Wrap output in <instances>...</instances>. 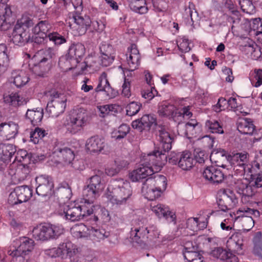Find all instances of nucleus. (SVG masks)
I'll use <instances>...</instances> for the list:
<instances>
[{
  "label": "nucleus",
  "instance_id": "f257e3e1",
  "mask_svg": "<svg viewBox=\"0 0 262 262\" xmlns=\"http://www.w3.org/2000/svg\"><path fill=\"white\" fill-rule=\"evenodd\" d=\"M157 132L158 140L160 142L158 149L145 156L140 166L130 173L129 177L133 182H139L150 177L154 171L160 170L167 161L166 152L171 148L173 136L165 125H158Z\"/></svg>",
  "mask_w": 262,
  "mask_h": 262
},
{
  "label": "nucleus",
  "instance_id": "f03ea898",
  "mask_svg": "<svg viewBox=\"0 0 262 262\" xmlns=\"http://www.w3.org/2000/svg\"><path fill=\"white\" fill-rule=\"evenodd\" d=\"M132 195L130 183L122 179L112 181L105 194L108 201L116 206L125 204Z\"/></svg>",
  "mask_w": 262,
  "mask_h": 262
},
{
  "label": "nucleus",
  "instance_id": "7ed1b4c3",
  "mask_svg": "<svg viewBox=\"0 0 262 262\" xmlns=\"http://www.w3.org/2000/svg\"><path fill=\"white\" fill-rule=\"evenodd\" d=\"M45 95L49 97L51 101L48 102L46 111L51 117H57L62 114L66 107L67 99L55 89H51L45 92Z\"/></svg>",
  "mask_w": 262,
  "mask_h": 262
},
{
  "label": "nucleus",
  "instance_id": "20e7f679",
  "mask_svg": "<svg viewBox=\"0 0 262 262\" xmlns=\"http://www.w3.org/2000/svg\"><path fill=\"white\" fill-rule=\"evenodd\" d=\"M89 181V183L83 189L82 195L83 200L90 206L99 196L104 185L101 177L98 174L90 177Z\"/></svg>",
  "mask_w": 262,
  "mask_h": 262
},
{
  "label": "nucleus",
  "instance_id": "39448f33",
  "mask_svg": "<svg viewBox=\"0 0 262 262\" xmlns=\"http://www.w3.org/2000/svg\"><path fill=\"white\" fill-rule=\"evenodd\" d=\"M63 230L61 225L47 224L34 228L32 234L36 240L46 241L57 238L63 233Z\"/></svg>",
  "mask_w": 262,
  "mask_h": 262
},
{
  "label": "nucleus",
  "instance_id": "423d86ee",
  "mask_svg": "<svg viewBox=\"0 0 262 262\" xmlns=\"http://www.w3.org/2000/svg\"><path fill=\"white\" fill-rule=\"evenodd\" d=\"M88 114L85 109L80 108L74 110L67 124V129L72 134L80 131L86 124L88 120Z\"/></svg>",
  "mask_w": 262,
  "mask_h": 262
},
{
  "label": "nucleus",
  "instance_id": "0eeeda50",
  "mask_svg": "<svg viewBox=\"0 0 262 262\" xmlns=\"http://www.w3.org/2000/svg\"><path fill=\"white\" fill-rule=\"evenodd\" d=\"M238 203V199L234 192L230 189H224L218 194L216 204L219 210L226 212L234 208Z\"/></svg>",
  "mask_w": 262,
  "mask_h": 262
},
{
  "label": "nucleus",
  "instance_id": "6e6552de",
  "mask_svg": "<svg viewBox=\"0 0 262 262\" xmlns=\"http://www.w3.org/2000/svg\"><path fill=\"white\" fill-rule=\"evenodd\" d=\"M168 162L173 165L178 164L184 170H188L193 166L194 160L191 154L186 151L171 154L168 158Z\"/></svg>",
  "mask_w": 262,
  "mask_h": 262
},
{
  "label": "nucleus",
  "instance_id": "1a4fd4ad",
  "mask_svg": "<svg viewBox=\"0 0 262 262\" xmlns=\"http://www.w3.org/2000/svg\"><path fill=\"white\" fill-rule=\"evenodd\" d=\"M33 190L27 185L16 187L8 197L11 205H16L28 201L32 196Z\"/></svg>",
  "mask_w": 262,
  "mask_h": 262
},
{
  "label": "nucleus",
  "instance_id": "9d476101",
  "mask_svg": "<svg viewBox=\"0 0 262 262\" xmlns=\"http://www.w3.org/2000/svg\"><path fill=\"white\" fill-rule=\"evenodd\" d=\"M147 225L145 220L136 221L130 230V236L133 242L140 246L145 245L147 241Z\"/></svg>",
  "mask_w": 262,
  "mask_h": 262
},
{
  "label": "nucleus",
  "instance_id": "9b49d317",
  "mask_svg": "<svg viewBox=\"0 0 262 262\" xmlns=\"http://www.w3.org/2000/svg\"><path fill=\"white\" fill-rule=\"evenodd\" d=\"M35 182L37 185L36 192L38 195L49 197L52 195L54 192V184L51 177L40 175L36 177Z\"/></svg>",
  "mask_w": 262,
  "mask_h": 262
},
{
  "label": "nucleus",
  "instance_id": "f8f14e48",
  "mask_svg": "<svg viewBox=\"0 0 262 262\" xmlns=\"http://www.w3.org/2000/svg\"><path fill=\"white\" fill-rule=\"evenodd\" d=\"M128 54H126V62L128 68H124L125 70L128 72H133L138 68L140 64L141 55L139 51L137 48V46L135 43L130 45L128 48Z\"/></svg>",
  "mask_w": 262,
  "mask_h": 262
},
{
  "label": "nucleus",
  "instance_id": "ddd939ff",
  "mask_svg": "<svg viewBox=\"0 0 262 262\" xmlns=\"http://www.w3.org/2000/svg\"><path fill=\"white\" fill-rule=\"evenodd\" d=\"M31 170L32 168L29 165L20 163L14 168L12 166L9 169V173L14 181L20 182L30 177Z\"/></svg>",
  "mask_w": 262,
  "mask_h": 262
},
{
  "label": "nucleus",
  "instance_id": "4468645a",
  "mask_svg": "<svg viewBox=\"0 0 262 262\" xmlns=\"http://www.w3.org/2000/svg\"><path fill=\"white\" fill-rule=\"evenodd\" d=\"M210 161L218 167L225 168L227 164L232 160V156L222 148L213 149L210 156Z\"/></svg>",
  "mask_w": 262,
  "mask_h": 262
},
{
  "label": "nucleus",
  "instance_id": "2eb2a0df",
  "mask_svg": "<svg viewBox=\"0 0 262 262\" xmlns=\"http://www.w3.org/2000/svg\"><path fill=\"white\" fill-rule=\"evenodd\" d=\"M12 40L14 44L20 46L24 45L26 43H29V30L21 26L19 22L17 23L13 29Z\"/></svg>",
  "mask_w": 262,
  "mask_h": 262
},
{
  "label": "nucleus",
  "instance_id": "dca6fc26",
  "mask_svg": "<svg viewBox=\"0 0 262 262\" xmlns=\"http://www.w3.org/2000/svg\"><path fill=\"white\" fill-rule=\"evenodd\" d=\"M107 144L103 138L94 136L87 139L85 147L91 153H105V148Z\"/></svg>",
  "mask_w": 262,
  "mask_h": 262
},
{
  "label": "nucleus",
  "instance_id": "f3484780",
  "mask_svg": "<svg viewBox=\"0 0 262 262\" xmlns=\"http://www.w3.org/2000/svg\"><path fill=\"white\" fill-rule=\"evenodd\" d=\"M79 207L73 204L63 206V211H59L58 213L66 220L71 222L80 221L83 219Z\"/></svg>",
  "mask_w": 262,
  "mask_h": 262
},
{
  "label": "nucleus",
  "instance_id": "a211bd4d",
  "mask_svg": "<svg viewBox=\"0 0 262 262\" xmlns=\"http://www.w3.org/2000/svg\"><path fill=\"white\" fill-rule=\"evenodd\" d=\"M203 177L212 184L221 183L225 179L223 172L213 166L206 167L203 172Z\"/></svg>",
  "mask_w": 262,
  "mask_h": 262
},
{
  "label": "nucleus",
  "instance_id": "6ab92c4d",
  "mask_svg": "<svg viewBox=\"0 0 262 262\" xmlns=\"http://www.w3.org/2000/svg\"><path fill=\"white\" fill-rule=\"evenodd\" d=\"M95 92H104L110 98H114L118 94L117 91L111 86L107 79V74L105 72H103L100 76L99 83L95 89Z\"/></svg>",
  "mask_w": 262,
  "mask_h": 262
},
{
  "label": "nucleus",
  "instance_id": "aec40b11",
  "mask_svg": "<svg viewBox=\"0 0 262 262\" xmlns=\"http://www.w3.org/2000/svg\"><path fill=\"white\" fill-rule=\"evenodd\" d=\"M34 247V241L27 237H22L19 239V245L17 249L8 251L9 255H16L17 253H23L28 255Z\"/></svg>",
  "mask_w": 262,
  "mask_h": 262
},
{
  "label": "nucleus",
  "instance_id": "412c9836",
  "mask_svg": "<svg viewBox=\"0 0 262 262\" xmlns=\"http://www.w3.org/2000/svg\"><path fill=\"white\" fill-rule=\"evenodd\" d=\"M151 210L159 218L163 217L168 222H173L176 224V214L174 212L171 211L168 207H166L162 204H158L157 205L152 207Z\"/></svg>",
  "mask_w": 262,
  "mask_h": 262
},
{
  "label": "nucleus",
  "instance_id": "4be33fe9",
  "mask_svg": "<svg viewBox=\"0 0 262 262\" xmlns=\"http://www.w3.org/2000/svg\"><path fill=\"white\" fill-rule=\"evenodd\" d=\"M155 122L156 119L153 116L150 115H145L140 119L133 121L132 125L134 128L142 132L143 130H148Z\"/></svg>",
  "mask_w": 262,
  "mask_h": 262
},
{
  "label": "nucleus",
  "instance_id": "5701e85b",
  "mask_svg": "<svg viewBox=\"0 0 262 262\" xmlns=\"http://www.w3.org/2000/svg\"><path fill=\"white\" fill-rule=\"evenodd\" d=\"M210 254L213 257L226 262H238L237 257L222 247H217L211 251Z\"/></svg>",
  "mask_w": 262,
  "mask_h": 262
},
{
  "label": "nucleus",
  "instance_id": "b1692460",
  "mask_svg": "<svg viewBox=\"0 0 262 262\" xmlns=\"http://www.w3.org/2000/svg\"><path fill=\"white\" fill-rule=\"evenodd\" d=\"M237 129L242 134L252 135L256 132L255 126L250 118H242L237 122Z\"/></svg>",
  "mask_w": 262,
  "mask_h": 262
},
{
  "label": "nucleus",
  "instance_id": "393cba45",
  "mask_svg": "<svg viewBox=\"0 0 262 262\" xmlns=\"http://www.w3.org/2000/svg\"><path fill=\"white\" fill-rule=\"evenodd\" d=\"M73 17L74 22L79 26L77 29L81 33L84 34L87 30H90L92 28V21L89 16L84 15L83 16L80 14L76 12Z\"/></svg>",
  "mask_w": 262,
  "mask_h": 262
},
{
  "label": "nucleus",
  "instance_id": "a878e982",
  "mask_svg": "<svg viewBox=\"0 0 262 262\" xmlns=\"http://www.w3.org/2000/svg\"><path fill=\"white\" fill-rule=\"evenodd\" d=\"M85 53V47L81 43H73L68 49V54L76 63L79 62V58L82 57Z\"/></svg>",
  "mask_w": 262,
  "mask_h": 262
},
{
  "label": "nucleus",
  "instance_id": "bb28decb",
  "mask_svg": "<svg viewBox=\"0 0 262 262\" xmlns=\"http://www.w3.org/2000/svg\"><path fill=\"white\" fill-rule=\"evenodd\" d=\"M29 80L28 75L23 71L15 70L11 73L10 81L17 88L23 86Z\"/></svg>",
  "mask_w": 262,
  "mask_h": 262
},
{
  "label": "nucleus",
  "instance_id": "cd10ccee",
  "mask_svg": "<svg viewBox=\"0 0 262 262\" xmlns=\"http://www.w3.org/2000/svg\"><path fill=\"white\" fill-rule=\"evenodd\" d=\"M147 184H152L155 189H158L161 192L165 191L167 187V179L161 174H157L153 177H149L147 179Z\"/></svg>",
  "mask_w": 262,
  "mask_h": 262
},
{
  "label": "nucleus",
  "instance_id": "c85d7f7f",
  "mask_svg": "<svg viewBox=\"0 0 262 262\" xmlns=\"http://www.w3.org/2000/svg\"><path fill=\"white\" fill-rule=\"evenodd\" d=\"M18 125L13 122L0 124V132L8 139L14 138L18 133Z\"/></svg>",
  "mask_w": 262,
  "mask_h": 262
},
{
  "label": "nucleus",
  "instance_id": "c756f323",
  "mask_svg": "<svg viewBox=\"0 0 262 262\" xmlns=\"http://www.w3.org/2000/svg\"><path fill=\"white\" fill-rule=\"evenodd\" d=\"M142 188V192L145 198L149 201L155 200L159 198L162 192L158 189H155L152 184H147V180L143 183Z\"/></svg>",
  "mask_w": 262,
  "mask_h": 262
},
{
  "label": "nucleus",
  "instance_id": "7c9ffc66",
  "mask_svg": "<svg viewBox=\"0 0 262 262\" xmlns=\"http://www.w3.org/2000/svg\"><path fill=\"white\" fill-rule=\"evenodd\" d=\"M177 110L178 109L174 105L164 102L159 106L158 113L160 116L172 118L174 121V117H175Z\"/></svg>",
  "mask_w": 262,
  "mask_h": 262
},
{
  "label": "nucleus",
  "instance_id": "2f4dec72",
  "mask_svg": "<svg viewBox=\"0 0 262 262\" xmlns=\"http://www.w3.org/2000/svg\"><path fill=\"white\" fill-rule=\"evenodd\" d=\"M43 116V109L37 108L36 109L28 110L26 114V117L33 126L38 125L41 122Z\"/></svg>",
  "mask_w": 262,
  "mask_h": 262
},
{
  "label": "nucleus",
  "instance_id": "473e14b6",
  "mask_svg": "<svg viewBox=\"0 0 262 262\" xmlns=\"http://www.w3.org/2000/svg\"><path fill=\"white\" fill-rule=\"evenodd\" d=\"M4 100L6 103L14 107L27 104L28 101L27 98L20 97L17 93H12L9 95H4Z\"/></svg>",
  "mask_w": 262,
  "mask_h": 262
},
{
  "label": "nucleus",
  "instance_id": "72a5a7b5",
  "mask_svg": "<svg viewBox=\"0 0 262 262\" xmlns=\"http://www.w3.org/2000/svg\"><path fill=\"white\" fill-rule=\"evenodd\" d=\"M8 49L6 45L0 44V76L7 70L9 64Z\"/></svg>",
  "mask_w": 262,
  "mask_h": 262
},
{
  "label": "nucleus",
  "instance_id": "f704fd0d",
  "mask_svg": "<svg viewBox=\"0 0 262 262\" xmlns=\"http://www.w3.org/2000/svg\"><path fill=\"white\" fill-rule=\"evenodd\" d=\"M88 230L91 238L95 242H99L104 240L110 235V233L103 228L96 229L91 227Z\"/></svg>",
  "mask_w": 262,
  "mask_h": 262
},
{
  "label": "nucleus",
  "instance_id": "c9c22d12",
  "mask_svg": "<svg viewBox=\"0 0 262 262\" xmlns=\"http://www.w3.org/2000/svg\"><path fill=\"white\" fill-rule=\"evenodd\" d=\"M12 11L10 6L6 5L5 7V12L3 15L0 16V30L6 31L9 30L11 27L10 17L11 16Z\"/></svg>",
  "mask_w": 262,
  "mask_h": 262
},
{
  "label": "nucleus",
  "instance_id": "e433bc0d",
  "mask_svg": "<svg viewBox=\"0 0 262 262\" xmlns=\"http://www.w3.org/2000/svg\"><path fill=\"white\" fill-rule=\"evenodd\" d=\"M53 193L59 201H62L64 203L68 201L72 195L71 189L68 185H67V186L58 187L54 191Z\"/></svg>",
  "mask_w": 262,
  "mask_h": 262
},
{
  "label": "nucleus",
  "instance_id": "4c0bfd02",
  "mask_svg": "<svg viewBox=\"0 0 262 262\" xmlns=\"http://www.w3.org/2000/svg\"><path fill=\"white\" fill-rule=\"evenodd\" d=\"M130 9L141 14H145L148 11L145 0H127Z\"/></svg>",
  "mask_w": 262,
  "mask_h": 262
},
{
  "label": "nucleus",
  "instance_id": "58836bf2",
  "mask_svg": "<svg viewBox=\"0 0 262 262\" xmlns=\"http://www.w3.org/2000/svg\"><path fill=\"white\" fill-rule=\"evenodd\" d=\"M48 39L52 41L55 47H59L67 43L68 36L64 33H60L57 31H53L48 34Z\"/></svg>",
  "mask_w": 262,
  "mask_h": 262
},
{
  "label": "nucleus",
  "instance_id": "ea45409f",
  "mask_svg": "<svg viewBox=\"0 0 262 262\" xmlns=\"http://www.w3.org/2000/svg\"><path fill=\"white\" fill-rule=\"evenodd\" d=\"M57 156L62 159L66 164H70L73 161L75 154L74 151L70 148L65 147L63 148H58L56 150Z\"/></svg>",
  "mask_w": 262,
  "mask_h": 262
},
{
  "label": "nucleus",
  "instance_id": "a19ab883",
  "mask_svg": "<svg viewBox=\"0 0 262 262\" xmlns=\"http://www.w3.org/2000/svg\"><path fill=\"white\" fill-rule=\"evenodd\" d=\"M253 253L262 259V235L260 232L256 233L253 238Z\"/></svg>",
  "mask_w": 262,
  "mask_h": 262
},
{
  "label": "nucleus",
  "instance_id": "79ce46f5",
  "mask_svg": "<svg viewBox=\"0 0 262 262\" xmlns=\"http://www.w3.org/2000/svg\"><path fill=\"white\" fill-rule=\"evenodd\" d=\"M201 125L195 119H191L185 124V134L196 136L201 130Z\"/></svg>",
  "mask_w": 262,
  "mask_h": 262
},
{
  "label": "nucleus",
  "instance_id": "37998d69",
  "mask_svg": "<svg viewBox=\"0 0 262 262\" xmlns=\"http://www.w3.org/2000/svg\"><path fill=\"white\" fill-rule=\"evenodd\" d=\"M0 152L2 154L1 157L10 162L16 152V149L12 144H3L0 147Z\"/></svg>",
  "mask_w": 262,
  "mask_h": 262
},
{
  "label": "nucleus",
  "instance_id": "c03bdc74",
  "mask_svg": "<svg viewBox=\"0 0 262 262\" xmlns=\"http://www.w3.org/2000/svg\"><path fill=\"white\" fill-rule=\"evenodd\" d=\"M205 127L213 134H222L224 133L222 123L215 120L206 121Z\"/></svg>",
  "mask_w": 262,
  "mask_h": 262
},
{
  "label": "nucleus",
  "instance_id": "a18cd8bd",
  "mask_svg": "<svg viewBox=\"0 0 262 262\" xmlns=\"http://www.w3.org/2000/svg\"><path fill=\"white\" fill-rule=\"evenodd\" d=\"M33 72L37 76L43 77L47 71L49 70V63H46L41 59L39 61L34 63L31 68Z\"/></svg>",
  "mask_w": 262,
  "mask_h": 262
},
{
  "label": "nucleus",
  "instance_id": "49530a36",
  "mask_svg": "<svg viewBox=\"0 0 262 262\" xmlns=\"http://www.w3.org/2000/svg\"><path fill=\"white\" fill-rule=\"evenodd\" d=\"M237 216L235 217V220L241 219L242 216H252L253 215L255 217H258L260 215L259 211L257 209H251L248 207H241L237 211Z\"/></svg>",
  "mask_w": 262,
  "mask_h": 262
},
{
  "label": "nucleus",
  "instance_id": "de8ad7c7",
  "mask_svg": "<svg viewBox=\"0 0 262 262\" xmlns=\"http://www.w3.org/2000/svg\"><path fill=\"white\" fill-rule=\"evenodd\" d=\"M50 25L47 20H40L35 24L32 29L33 34H44L48 35L47 33L50 29Z\"/></svg>",
  "mask_w": 262,
  "mask_h": 262
},
{
  "label": "nucleus",
  "instance_id": "09e8293b",
  "mask_svg": "<svg viewBox=\"0 0 262 262\" xmlns=\"http://www.w3.org/2000/svg\"><path fill=\"white\" fill-rule=\"evenodd\" d=\"M76 63L75 61H73L72 58L67 54L59 58L58 66L62 71H67L72 70L74 68L73 63Z\"/></svg>",
  "mask_w": 262,
  "mask_h": 262
},
{
  "label": "nucleus",
  "instance_id": "8fccbe9b",
  "mask_svg": "<svg viewBox=\"0 0 262 262\" xmlns=\"http://www.w3.org/2000/svg\"><path fill=\"white\" fill-rule=\"evenodd\" d=\"M56 54V51L53 47H47L43 49L40 50L38 55L41 56V59L48 63V61L54 58Z\"/></svg>",
  "mask_w": 262,
  "mask_h": 262
},
{
  "label": "nucleus",
  "instance_id": "3c124183",
  "mask_svg": "<svg viewBox=\"0 0 262 262\" xmlns=\"http://www.w3.org/2000/svg\"><path fill=\"white\" fill-rule=\"evenodd\" d=\"M47 135L48 133L45 129L37 127L33 131L30 132V140L34 144H37L38 143L39 140L42 139Z\"/></svg>",
  "mask_w": 262,
  "mask_h": 262
},
{
  "label": "nucleus",
  "instance_id": "603ef678",
  "mask_svg": "<svg viewBox=\"0 0 262 262\" xmlns=\"http://www.w3.org/2000/svg\"><path fill=\"white\" fill-rule=\"evenodd\" d=\"M47 38H48V35L34 34L31 37L30 36L29 43H31L33 48H37L39 46L45 44Z\"/></svg>",
  "mask_w": 262,
  "mask_h": 262
},
{
  "label": "nucleus",
  "instance_id": "864d4df0",
  "mask_svg": "<svg viewBox=\"0 0 262 262\" xmlns=\"http://www.w3.org/2000/svg\"><path fill=\"white\" fill-rule=\"evenodd\" d=\"M238 4L243 12L252 14L256 11L255 7L251 0H239Z\"/></svg>",
  "mask_w": 262,
  "mask_h": 262
},
{
  "label": "nucleus",
  "instance_id": "5fc2aeb1",
  "mask_svg": "<svg viewBox=\"0 0 262 262\" xmlns=\"http://www.w3.org/2000/svg\"><path fill=\"white\" fill-rule=\"evenodd\" d=\"M248 156V154L245 152L236 153L232 157V160L236 161L238 163L237 165H239L243 169L242 170L245 171V165L247 162Z\"/></svg>",
  "mask_w": 262,
  "mask_h": 262
},
{
  "label": "nucleus",
  "instance_id": "6e6d98bb",
  "mask_svg": "<svg viewBox=\"0 0 262 262\" xmlns=\"http://www.w3.org/2000/svg\"><path fill=\"white\" fill-rule=\"evenodd\" d=\"M142 104L140 102L133 101L128 104L126 106V115L133 116L137 114L140 110Z\"/></svg>",
  "mask_w": 262,
  "mask_h": 262
},
{
  "label": "nucleus",
  "instance_id": "4d7b16f0",
  "mask_svg": "<svg viewBox=\"0 0 262 262\" xmlns=\"http://www.w3.org/2000/svg\"><path fill=\"white\" fill-rule=\"evenodd\" d=\"M192 116V113L189 111V107H184L181 110L178 109L177 112L174 117V121L179 124L181 122L183 118L186 116L188 118Z\"/></svg>",
  "mask_w": 262,
  "mask_h": 262
},
{
  "label": "nucleus",
  "instance_id": "13d9d810",
  "mask_svg": "<svg viewBox=\"0 0 262 262\" xmlns=\"http://www.w3.org/2000/svg\"><path fill=\"white\" fill-rule=\"evenodd\" d=\"M117 105L115 104H106L104 105L98 106L97 108L100 112L99 116L101 117H105L108 114L112 112H117Z\"/></svg>",
  "mask_w": 262,
  "mask_h": 262
},
{
  "label": "nucleus",
  "instance_id": "bf43d9fd",
  "mask_svg": "<svg viewBox=\"0 0 262 262\" xmlns=\"http://www.w3.org/2000/svg\"><path fill=\"white\" fill-rule=\"evenodd\" d=\"M240 195H241V200L243 203H246L249 202L254 195V191L252 189V186L248 184Z\"/></svg>",
  "mask_w": 262,
  "mask_h": 262
},
{
  "label": "nucleus",
  "instance_id": "052dcab7",
  "mask_svg": "<svg viewBox=\"0 0 262 262\" xmlns=\"http://www.w3.org/2000/svg\"><path fill=\"white\" fill-rule=\"evenodd\" d=\"M130 130V127L126 124H122L118 128L117 132L115 133L114 137L116 140H119L124 138L128 134Z\"/></svg>",
  "mask_w": 262,
  "mask_h": 262
},
{
  "label": "nucleus",
  "instance_id": "680f3d73",
  "mask_svg": "<svg viewBox=\"0 0 262 262\" xmlns=\"http://www.w3.org/2000/svg\"><path fill=\"white\" fill-rule=\"evenodd\" d=\"M99 49L101 55L115 56V51L113 46L110 43L103 42L101 43Z\"/></svg>",
  "mask_w": 262,
  "mask_h": 262
},
{
  "label": "nucleus",
  "instance_id": "e2e57ef3",
  "mask_svg": "<svg viewBox=\"0 0 262 262\" xmlns=\"http://www.w3.org/2000/svg\"><path fill=\"white\" fill-rule=\"evenodd\" d=\"M228 246L230 248V250H232L233 251L240 253L241 251L243 249V242L242 239H231L228 242Z\"/></svg>",
  "mask_w": 262,
  "mask_h": 262
},
{
  "label": "nucleus",
  "instance_id": "0e129e2a",
  "mask_svg": "<svg viewBox=\"0 0 262 262\" xmlns=\"http://www.w3.org/2000/svg\"><path fill=\"white\" fill-rule=\"evenodd\" d=\"M78 253L79 250L77 246L71 242L68 241L67 258L70 259L71 261L74 260V256H76Z\"/></svg>",
  "mask_w": 262,
  "mask_h": 262
},
{
  "label": "nucleus",
  "instance_id": "69168bd1",
  "mask_svg": "<svg viewBox=\"0 0 262 262\" xmlns=\"http://www.w3.org/2000/svg\"><path fill=\"white\" fill-rule=\"evenodd\" d=\"M226 109H228V102L223 97H220L216 104L212 106V110L216 113L225 111Z\"/></svg>",
  "mask_w": 262,
  "mask_h": 262
},
{
  "label": "nucleus",
  "instance_id": "338daca9",
  "mask_svg": "<svg viewBox=\"0 0 262 262\" xmlns=\"http://www.w3.org/2000/svg\"><path fill=\"white\" fill-rule=\"evenodd\" d=\"M225 17L227 22L232 24H238L241 21L242 14L238 10L233 15H228V14H224L223 15Z\"/></svg>",
  "mask_w": 262,
  "mask_h": 262
},
{
  "label": "nucleus",
  "instance_id": "774afa93",
  "mask_svg": "<svg viewBox=\"0 0 262 262\" xmlns=\"http://www.w3.org/2000/svg\"><path fill=\"white\" fill-rule=\"evenodd\" d=\"M253 78L251 79L252 84L257 88L262 84V70H255Z\"/></svg>",
  "mask_w": 262,
  "mask_h": 262
}]
</instances>
